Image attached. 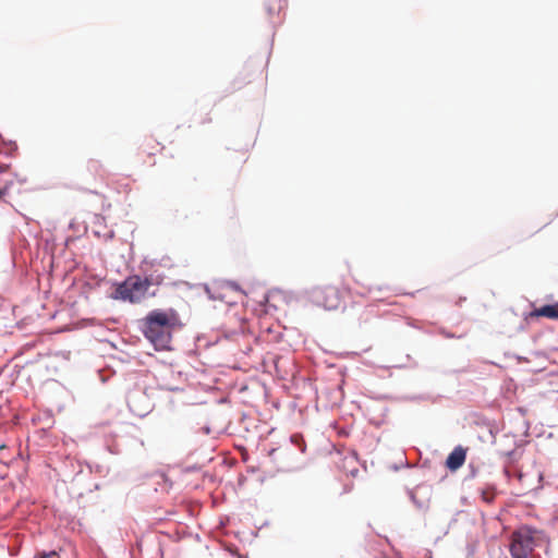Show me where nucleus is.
<instances>
[{
  "mask_svg": "<svg viewBox=\"0 0 558 558\" xmlns=\"http://www.w3.org/2000/svg\"><path fill=\"white\" fill-rule=\"evenodd\" d=\"M178 323L174 310L151 311L144 318V335L156 349H167L171 342V332Z\"/></svg>",
  "mask_w": 558,
  "mask_h": 558,
  "instance_id": "obj_1",
  "label": "nucleus"
},
{
  "mask_svg": "<svg viewBox=\"0 0 558 558\" xmlns=\"http://www.w3.org/2000/svg\"><path fill=\"white\" fill-rule=\"evenodd\" d=\"M163 278L160 275L150 274L142 278L140 276H130L116 289V298L131 303H141L148 298L157 295V289L162 283Z\"/></svg>",
  "mask_w": 558,
  "mask_h": 558,
  "instance_id": "obj_2",
  "label": "nucleus"
},
{
  "mask_svg": "<svg viewBox=\"0 0 558 558\" xmlns=\"http://www.w3.org/2000/svg\"><path fill=\"white\" fill-rule=\"evenodd\" d=\"M545 535L542 531L523 525L511 535L510 554L512 558H529L534 548L544 542Z\"/></svg>",
  "mask_w": 558,
  "mask_h": 558,
  "instance_id": "obj_3",
  "label": "nucleus"
},
{
  "mask_svg": "<svg viewBox=\"0 0 558 558\" xmlns=\"http://www.w3.org/2000/svg\"><path fill=\"white\" fill-rule=\"evenodd\" d=\"M311 300L328 311L337 310L342 304V296L333 286H318L311 290Z\"/></svg>",
  "mask_w": 558,
  "mask_h": 558,
  "instance_id": "obj_4",
  "label": "nucleus"
},
{
  "mask_svg": "<svg viewBox=\"0 0 558 558\" xmlns=\"http://www.w3.org/2000/svg\"><path fill=\"white\" fill-rule=\"evenodd\" d=\"M106 169L104 165L95 159H90L86 163V178L85 181L89 184L96 185L104 183L106 180Z\"/></svg>",
  "mask_w": 558,
  "mask_h": 558,
  "instance_id": "obj_5",
  "label": "nucleus"
},
{
  "mask_svg": "<svg viewBox=\"0 0 558 558\" xmlns=\"http://www.w3.org/2000/svg\"><path fill=\"white\" fill-rule=\"evenodd\" d=\"M465 458H466V451L465 449H463L462 447H456L450 453L449 456L447 457V460H446V466L451 470V471H456L458 469H460L464 462H465Z\"/></svg>",
  "mask_w": 558,
  "mask_h": 558,
  "instance_id": "obj_6",
  "label": "nucleus"
},
{
  "mask_svg": "<svg viewBox=\"0 0 558 558\" xmlns=\"http://www.w3.org/2000/svg\"><path fill=\"white\" fill-rule=\"evenodd\" d=\"M531 317H547L550 319H558V302L555 304L544 305L535 308L530 314Z\"/></svg>",
  "mask_w": 558,
  "mask_h": 558,
  "instance_id": "obj_7",
  "label": "nucleus"
},
{
  "mask_svg": "<svg viewBox=\"0 0 558 558\" xmlns=\"http://www.w3.org/2000/svg\"><path fill=\"white\" fill-rule=\"evenodd\" d=\"M26 181L27 180L25 177H21L16 173L12 174L11 179L5 180L4 184L0 187V198L11 192L15 182H17L20 185H23L26 183Z\"/></svg>",
  "mask_w": 558,
  "mask_h": 558,
  "instance_id": "obj_8",
  "label": "nucleus"
},
{
  "mask_svg": "<svg viewBox=\"0 0 558 558\" xmlns=\"http://www.w3.org/2000/svg\"><path fill=\"white\" fill-rule=\"evenodd\" d=\"M226 288L227 287H225L223 284H215L211 288H207L206 290H207V293L209 294V296L211 299L225 301L226 300V295L223 293V290Z\"/></svg>",
  "mask_w": 558,
  "mask_h": 558,
  "instance_id": "obj_9",
  "label": "nucleus"
},
{
  "mask_svg": "<svg viewBox=\"0 0 558 558\" xmlns=\"http://www.w3.org/2000/svg\"><path fill=\"white\" fill-rule=\"evenodd\" d=\"M361 288H362V290L359 291V293L361 295H367V294H371L372 292H374L375 290H381V288L378 286L364 284V283L361 284Z\"/></svg>",
  "mask_w": 558,
  "mask_h": 558,
  "instance_id": "obj_10",
  "label": "nucleus"
},
{
  "mask_svg": "<svg viewBox=\"0 0 558 558\" xmlns=\"http://www.w3.org/2000/svg\"><path fill=\"white\" fill-rule=\"evenodd\" d=\"M481 494H482L483 500L486 502H490L495 498V492L493 488L483 489Z\"/></svg>",
  "mask_w": 558,
  "mask_h": 558,
  "instance_id": "obj_11",
  "label": "nucleus"
},
{
  "mask_svg": "<svg viewBox=\"0 0 558 558\" xmlns=\"http://www.w3.org/2000/svg\"><path fill=\"white\" fill-rule=\"evenodd\" d=\"M35 558H58V553L56 550H50L48 553L41 551L38 553Z\"/></svg>",
  "mask_w": 558,
  "mask_h": 558,
  "instance_id": "obj_12",
  "label": "nucleus"
},
{
  "mask_svg": "<svg viewBox=\"0 0 558 558\" xmlns=\"http://www.w3.org/2000/svg\"><path fill=\"white\" fill-rule=\"evenodd\" d=\"M153 144V140H146L145 143H144V146H145V149L144 151L147 153L148 155H155L154 151H150V149H155L157 145H151Z\"/></svg>",
  "mask_w": 558,
  "mask_h": 558,
  "instance_id": "obj_13",
  "label": "nucleus"
},
{
  "mask_svg": "<svg viewBox=\"0 0 558 558\" xmlns=\"http://www.w3.org/2000/svg\"><path fill=\"white\" fill-rule=\"evenodd\" d=\"M8 167L3 168V167H0V172L4 171Z\"/></svg>",
  "mask_w": 558,
  "mask_h": 558,
  "instance_id": "obj_14",
  "label": "nucleus"
},
{
  "mask_svg": "<svg viewBox=\"0 0 558 558\" xmlns=\"http://www.w3.org/2000/svg\"><path fill=\"white\" fill-rule=\"evenodd\" d=\"M90 193L97 194L96 190H89Z\"/></svg>",
  "mask_w": 558,
  "mask_h": 558,
  "instance_id": "obj_15",
  "label": "nucleus"
}]
</instances>
